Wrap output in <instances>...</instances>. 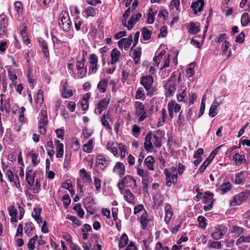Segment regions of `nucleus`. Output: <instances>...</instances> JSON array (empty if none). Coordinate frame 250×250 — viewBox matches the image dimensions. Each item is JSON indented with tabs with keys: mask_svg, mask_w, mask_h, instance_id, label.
I'll return each mask as SVG.
<instances>
[{
	"mask_svg": "<svg viewBox=\"0 0 250 250\" xmlns=\"http://www.w3.org/2000/svg\"><path fill=\"white\" fill-rule=\"evenodd\" d=\"M58 21L60 27L64 31L70 30L72 23L67 11H62L59 16Z\"/></svg>",
	"mask_w": 250,
	"mask_h": 250,
	"instance_id": "f257e3e1",
	"label": "nucleus"
},
{
	"mask_svg": "<svg viewBox=\"0 0 250 250\" xmlns=\"http://www.w3.org/2000/svg\"><path fill=\"white\" fill-rule=\"evenodd\" d=\"M153 83V78L150 75L142 76L140 79V83L143 85L145 89L147 91L146 95L151 96L155 90L152 87V84Z\"/></svg>",
	"mask_w": 250,
	"mask_h": 250,
	"instance_id": "f03ea898",
	"label": "nucleus"
},
{
	"mask_svg": "<svg viewBox=\"0 0 250 250\" xmlns=\"http://www.w3.org/2000/svg\"><path fill=\"white\" fill-rule=\"evenodd\" d=\"M164 173L166 175V186L170 187L172 183L175 184L177 181L178 175L177 169L174 167L171 168V171L167 169H165Z\"/></svg>",
	"mask_w": 250,
	"mask_h": 250,
	"instance_id": "7ed1b4c3",
	"label": "nucleus"
},
{
	"mask_svg": "<svg viewBox=\"0 0 250 250\" xmlns=\"http://www.w3.org/2000/svg\"><path fill=\"white\" fill-rule=\"evenodd\" d=\"M135 115L139 117V121H143L147 117V113L143 103L136 101L134 102Z\"/></svg>",
	"mask_w": 250,
	"mask_h": 250,
	"instance_id": "20e7f679",
	"label": "nucleus"
},
{
	"mask_svg": "<svg viewBox=\"0 0 250 250\" xmlns=\"http://www.w3.org/2000/svg\"><path fill=\"white\" fill-rule=\"evenodd\" d=\"M136 186L135 180L130 175L126 176L118 184V187L121 191H123L125 187L133 188H136Z\"/></svg>",
	"mask_w": 250,
	"mask_h": 250,
	"instance_id": "39448f33",
	"label": "nucleus"
},
{
	"mask_svg": "<svg viewBox=\"0 0 250 250\" xmlns=\"http://www.w3.org/2000/svg\"><path fill=\"white\" fill-rule=\"evenodd\" d=\"M250 196L248 190H244L234 196L233 199L230 202V205L235 206L245 202Z\"/></svg>",
	"mask_w": 250,
	"mask_h": 250,
	"instance_id": "423d86ee",
	"label": "nucleus"
},
{
	"mask_svg": "<svg viewBox=\"0 0 250 250\" xmlns=\"http://www.w3.org/2000/svg\"><path fill=\"white\" fill-rule=\"evenodd\" d=\"M40 119L38 124L39 131L41 134L44 135L46 133L45 126L48 123L46 111L44 110H42L40 113Z\"/></svg>",
	"mask_w": 250,
	"mask_h": 250,
	"instance_id": "0eeeda50",
	"label": "nucleus"
},
{
	"mask_svg": "<svg viewBox=\"0 0 250 250\" xmlns=\"http://www.w3.org/2000/svg\"><path fill=\"white\" fill-rule=\"evenodd\" d=\"M176 78L175 76H171L167 80L166 84V97H169L175 92L176 90Z\"/></svg>",
	"mask_w": 250,
	"mask_h": 250,
	"instance_id": "6e6552de",
	"label": "nucleus"
},
{
	"mask_svg": "<svg viewBox=\"0 0 250 250\" xmlns=\"http://www.w3.org/2000/svg\"><path fill=\"white\" fill-rule=\"evenodd\" d=\"M247 171H241L235 174L233 183L236 185H244L250 176Z\"/></svg>",
	"mask_w": 250,
	"mask_h": 250,
	"instance_id": "1a4fd4ad",
	"label": "nucleus"
},
{
	"mask_svg": "<svg viewBox=\"0 0 250 250\" xmlns=\"http://www.w3.org/2000/svg\"><path fill=\"white\" fill-rule=\"evenodd\" d=\"M110 99L109 98H104L101 100L97 104L94 112L99 115L108 106Z\"/></svg>",
	"mask_w": 250,
	"mask_h": 250,
	"instance_id": "9d476101",
	"label": "nucleus"
},
{
	"mask_svg": "<svg viewBox=\"0 0 250 250\" xmlns=\"http://www.w3.org/2000/svg\"><path fill=\"white\" fill-rule=\"evenodd\" d=\"M181 105L176 103L175 101L169 102L167 104V110L170 118L172 119L174 117L173 112H179L181 110Z\"/></svg>",
	"mask_w": 250,
	"mask_h": 250,
	"instance_id": "9b49d317",
	"label": "nucleus"
},
{
	"mask_svg": "<svg viewBox=\"0 0 250 250\" xmlns=\"http://www.w3.org/2000/svg\"><path fill=\"white\" fill-rule=\"evenodd\" d=\"M37 175V171H34L33 169H30L27 170L26 172V180L27 182L28 185L30 187H32L35 181V178Z\"/></svg>",
	"mask_w": 250,
	"mask_h": 250,
	"instance_id": "f8f14e48",
	"label": "nucleus"
},
{
	"mask_svg": "<svg viewBox=\"0 0 250 250\" xmlns=\"http://www.w3.org/2000/svg\"><path fill=\"white\" fill-rule=\"evenodd\" d=\"M8 26V19L5 14L0 15V37L4 36L6 33Z\"/></svg>",
	"mask_w": 250,
	"mask_h": 250,
	"instance_id": "ddd939ff",
	"label": "nucleus"
},
{
	"mask_svg": "<svg viewBox=\"0 0 250 250\" xmlns=\"http://www.w3.org/2000/svg\"><path fill=\"white\" fill-rule=\"evenodd\" d=\"M109 159L105 155H100L97 156L96 162L98 166L102 169L107 167L109 164Z\"/></svg>",
	"mask_w": 250,
	"mask_h": 250,
	"instance_id": "4468645a",
	"label": "nucleus"
},
{
	"mask_svg": "<svg viewBox=\"0 0 250 250\" xmlns=\"http://www.w3.org/2000/svg\"><path fill=\"white\" fill-rule=\"evenodd\" d=\"M132 42V36L130 35L127 38H122L118 42V46L120 49L124 48L125 50H127Z\"/></svg>",
	"mask_w": 250,
	"mask_h": 250,
	"instance_id": "2eb2a0df",
	"label": "nucleus"
},
{
	"mask_svg": "<svg viewBox=\"0 0 250 250\" xmlns=\"http://www.w3.org/2000/svg\"><path fill=\"white\" fill-rule=\"evenodd\" d=\"M38 42L41 51L44 55V57L46 59L49 58V53L48 49V45L46 42L41 38L38 39Z\"/></svg>",
	"mask_w": 250,
	"mask_h": 250,
	"instance_id": "dca6fc26",
	"label": "nucleus"
},
{
	"mask_svg": "<svg viewBox=\"0 0 250 250\" xmlns=\"http://www.w3.org/2000/svg\"><path fill=\"white\" fill-rule=\"evenodd\" d=\"M80 176L83 183L89 185L92 182L90 172H87L84 168L80 170Z\"/></svg>",
	"mask_w": 250,
	"mask_h": 250,
	"instance_id": "f3484780",
	"label": "nucleus"
},
{
	"mask_svg": "<svg viewBox=\"0 0 250 250\" xmlns=\"http://www.w3.org/2000/svg\"><path fill=\"white\" fill-rule=\"evenodd\" d=\"M61 86H62V95L64 98H68L73 94L72 90L67 89V83L65 80L61 82Z\"/></svg>",
	"mask_w": 250,
	"mask_h": 250,
	"instance_id": "a211bd4d",
	"label": "nucleus"
},
{
	"mask_svg": "<svg viewBox=\"0 0 250 250\" xmlns=\"http://www.w3.org/2000/svg\"><path fill=\"white\" fill-rule=\"evenodd\" d=\"M204 4L205 2L203 0H197L191 4L190 8L192 9L193 13L196 15L199 12H201Z\"/></svg>",
	"mask_w": 250,
	"mask_h": 250,
	"instance_id": "6ab92c4d",
	"label": "nucleus"
},
{
	"mask_svg": "<svg viewBox=\"0 0 250 250\" xmlns=\"http://www.w3.org/2000/svg\"><path fill=\"white\" fill-rule=\"evenodd\" d=\"M124 195V198L125 200L128 203L134 205L135 203V196L134 194L130 191L129 189L123 190V191H121Z\"/></svg>",
	"mask_w": 250,
	"mask_h": 250,
	"instance_id": "aec40b11",
	"label": "nucleus"
},
{
	"mask_svg": "<svg viewBox=\"0 0 250 250\" xmlns=\"http://www.w3.org/2000/svg\"><path fill=\"white\" fill-rule=\"evenodd\" d=\"M6 176L7 177L8 180L10 182H13L14 185L17 188L20 187V180L17 175L14 177L13 173L10 170H8L6 172Z\"/></svg>",
	"mask_w": 250,
	"mask_h": 250,
	"instance_id": "412c9836",
	"label": "nucleus"
},
{
	"mask_svg": "<svg viewBox=\"0 0 250 250\" xmlns=\"http://www.w3.org/2000/svg\"><path fill=\"white\" fill-rule=\"evenodd\" d=\"M165 222L167 224L170 221L173 214L171 206L168 204L165 205Z\"/></svg>",
	"mask_w": 250,
	"mask_h": 250,
	"instance_id": "4be33fe9",
	"label": "nucleus"
},
{
	"mask_svg": "<svg viewBox=\"0 0 250 250\" xmlns=\"http://www.w3.org/2000/svg\"><path fill=\"white\" fill-rule=\"evenodd\" d=\"M152 133L151 132H148L146 136L144 146L145 149L148 151L151 152L153 150V145L151 142Z\"/></svg>",
	"mask_w": 250,
	"mask_h": 250,
	"instance_id": "5701e85b",
	"label": "nucleus"
},
{
	"mask_svg": "<svg viewBox=\"0 0 250 250\" xmlns=\"http://www.w3.org/2000/svg\"><path fill=\"white\" fill-rule=\"evenodd\" d=\"M54 143L56 146V157L58 158L62 157L64 153L63 144L61 143L59 140L55 139Z\"/></svg>",
	"mask_w": 250,
	"mask_h": 250,
	"instance_id": "b1692460",
	"label": "nucleus"
},
{
	"mask_svg": "<svg viewBox=\"0 0 250 250\" xmlns=\"http://www.w3.org/2000/svg\"><path fill=\"white\" fill-rule=\"evenodd\" d=\"M232 159L234 161L235 165L240 166L246 162L245 155H240L239 153H235L232 156Z\"/></svg>",
	"mask_w": 250,
	"mask_h": 250,
	"instance_id": "393cba45",
	"label": "nucleus"
},
{
	"mask_svg": "<svg viewBox=\"0 0 250 250\" xmlns=\"http://www.w3.org/2000/svg\"><path fill=\"white\" fill-rule=\"evenodd\" d=\"M42 173V172H41V174H40V176L39 177L37 178L36 180L35 181V185L34 187L33 186L32 187H30V188H29V189L32 190L34 193H38L40 192L41 190L40 183L41 182V179L43 176V174Z\"/></svg>",
	"mask_w": 250,
	"mask_h": 250,
	"instance_id": "a878e982",
	"label": "nucleus"
},
{
	"mask_svg": "<svg viewBox=\"0 0 250 250\" xmlns=\"http://www.w3.org/2000/svg\"><path fill=\"white\" fill-rule=\"evenodd\" d=\"M113 171L120 177L125 174V168L124 165L121 162H117L113 167Z\"/></svg>",
	"mask_w": 250,
	"mask_h": 250,
	"instance_id": "bb28decb",
	"label": "nucleus"
},
{
	"mask_svg": "<svg viewBox=\"0 0 250 250\" xmlns=\"http://www.w3.org/2000/svg\"><path fill=\"white\" fill-rule=\"evenodd\" d=\"M81 231L83 238L85 240L87 239L88 236L92 233V230L91 227L89 225L85 224L83 226Z\"/></svg>",
	"mask_w": 250,
	"mask_h": 250,
	"instance_id": "cd10ccee",
	"label": "nucleus"
},
{
	"mask_svg": "<svg viewBox=\"0 0 250 250\" xmlns=\"http://www.w3.org/2000/svg\"><path fill=\"white\" fill-rule=\"evenodd\" d=\"M108 83V79H102L97 84V89L101 93L105 92L106 90V88L107 87Z\"/></svg>",
	"mask_w": 250,
	"mask_h": 250,
	"instance_id": "c85d7f7f",
	"label": "nucleus"
},
{
	"mask_svg": "<svg viewBox=\"0 0 250 250\" xmlns=\"http://www.w3.org/2000/svg\"><path fill=\"white\" fill-rule=\"evenodd\" d=\"M90 97V94L89 93H87L84 95H83V97L82 100L81 102V105L82 107V109L83 110H86L88 107V100Z\"/></svg>",
	"mask_w": 250,
	"mask_h": 250,
	"instance_id": "c756f323",
	"label": "nucleus"
},
{
	"mask_svg": "<svg viewBox=\"0 0 250 250\" xmlns=\"http://www.w3.org/2000/svg\"><path fill=\"white\" fill-rule=\"evenodd\" d=\"M76 63L75 65V67L77 70H78V58L77 57H76ZM74 67H75V64H74V61L72 60H70L68 62V69L69 71L70 74L73 76L74 77L75 76V73L74 72Z\"/></svg>",
	"mask_w": 250,
	"mask_h": 250,
	"instance_id": "7c9ffc66",
	"label": "nucleus"
},
{
	"mask_svg": "<svg viewBox=\"0 0 250 250\" xmlns=\"http://www.w3.org/2000/svg\"><path fill=\"white\" fill-rule=\"evenodd\" d=\"M41 212V208H34V212L32 213V216L38 224H40L42 222V220L40 217Z\"/></svg>",
	"mask_w": 250,
	"mask_h": 250,
	"instance_id": "2f4dec72",
	"label": "nucleus"
},
{
	"mask_svg": "<svg viewBox=\"0 0 250 250\" xmlns=\"http://www.w3.org/2000/svg\"><path fill=\"white\" fill-rule=\"evenodd\" d=\"M155 160L152 156L147 157L145 160V164L146 165L147 168L150 170H154V163Z\"/></svg>",
	"mask_w": 250,
	"mask_h": 250,
	"instance_id": "473e14b6",
	"label": "nucleus"
},
{
	"mask_svg": "<svg viewBox=\"0 0 250 250\" xmlns=\"http://www.w3.org/2000/svg\"><path fill=\"white\" fill-rule=\"evenodd\" d=\"M120 55V51L116 48L112 50L111 57V64H114L119 60V58Z\"/></svg>",
	"mask_w": 250,
	"mask_h": 250,
	"instance_id": "72a5a7b5",
	"label": "nucleus"
},
{
	"mask_svg": "<svg viewBox=\"0 0 250 250\" xmlns=\"http://www.w3.org/2000/svg\"><path fill=\"white\" fill-rule=\"evenodd\" d=\"M8 68V74L9 79L12 81V83L14 85H16L17 84L16 80H17V76L14 70H12L11 68L9 66H7Z\"/></svg>",
	"mask_w": 250,
	"mask_h": 250,
	"instance_id": "f704fd0d",
	"label": "nucleus"
},
{
	"mask_svg": "<svg viewBox=\"0 0 250 250\" xmlns=\"http://www.w3.org/2000/svg\"><path fill=\"white\" fill-rule=\"evenodd\" d=\"M128 238L127 235L124 233L123 234L120 239L118 243V247L120 249L124 248L128 243Z\"/></svg>",
	"mask_w": 250,
	"mask_h": 250,
	"instance_id": "c9c22d12",
	"label": "nucleus"
},
{
	"mask_svg": "<svg viewBox=\"0 0 250 250\" xmlns=\"http://www.w3.org/2000/svg\"><path fill=\"white\" fill-rule=\"evenodd\" d=\"M28 156L31 158L32 163L34 166H37L39 163L40 160L38 159V153L35 152L34 150H32L29 153Z\"/></svg>",
	"mask_w": 250,
	"mask_h": 250,
	"instance_id": "e433bc0d",
	"label": "nucleus"
},
{
	"mask_svg": "<svg viewBox=\"0 0 250 250\" xmlns=\"http://www.w3.org/2000/svg\"><path fill=\"white\" fill-rule=\"evenodd\" d=\"M34 229V225L31 222L25 223L24 227L25 233L28 237H31L32 235V231Z\"/></svg>",
	"mask_w": 250,
	"mask_h": 250,
	"instance_id": "4c0bfd02",
	"label": "nucleus"
},
{
	"mask_svg": "<svg viewBox=\"0 0 250 250\" xmlns=\"http://www.w3.org/2000/svg\"><path fill=\"white\" fill-rule=\"evenodd\" d=\"M84 17L86 18L89 16H95L96 12L94 8L91 6H88L83 13Z\"/></svg>",
	"mask_w": 250,
	"mask_h": 250,
	"instance_id": "58836bf2",
	"label": "nucleus"
},
{
	"mask_svg": "<svg viewBox=\"0 0 250 250\" xmlns=\"http://www.w3.org/2000/svg\"><path fill=\"white\" fill-rule=\"evenodd\" d=\"M149 220L148 219V214L147 212L143 213L140 217V223L142 225V228L145 229L147 226Z\"/></svg>",
	"mask_w": 250,
	"mask_h": 250,
	"instance_id": "ea45409f",
	"label": "nucleus"
},
{
	"mask_svg": "<svg viewBox=\"0 0 250 250\" xmlns=\"http://www.w3.org/2000/svg\"><path fill=\"white\" fill-rule=\"evenodd\" d=\"M188 28V32L192 34H196L200 31L199 27L196 26L193 22H190Z\"/></svg>",
	"mask_w": 250,
	"mask_h": 250,
	"instance_id": "a19ab883",
	"label": "nucleus"
},
{
	"mask_svg": "<svg viewBox=\"0 0 250 250\" xmlns=\"http://www.w3.org/2000/svg\"><path fill=\"white\" fill-rule=\"evenodd\" d=\"M241 24L243 27L246 26L250 22V19L249 17V14L247 13L243 14L241 19Z\"/></svg>",
	"mask_w": 250,
	"mask_h": 250,
	"instance_id": "79ce46f5",
	"label": "nucleus"
},
{
	"mask_svg": "<svg viewBox=\"0 0 250 250\" xmlns=\"http://www.w3.org/2000/svg\"><path fill=\"white\" fill-rule=\"evenodd\" d=\"M114 144L112 142H108L106 145V147L107 150L110 151L114 155H116L118 153L117 148L113 146Z\"/></svg>",
	"mask_w": 250,
	"mask_h": 250,
	"instance_id": "37998d69",
	"label": "nucleus"
},
{
	"mask_svg": "<svg viewBox=\"0 0 250 250\" xmlns=\"http://www.w3.org/2000/svg\"><path fill=\"white\" fill-rule=\"evenodd\" d=\"M231 188V186L229 182L223 184L221 186V191L222 194H225L229 191Z\"/></svg>",
	"mask_w": 250,
	"mask_h": 250,
	"instance_id": "c03bdc74",
	"label": "nucleus"
},
{
	"mask_svg": "<svg viewBox=\"0 0 250 250\" xmlns=\"http://www.w3.org/2000/svg\"><path fill=\"white\" fill-rule=\"evenodd\" d=\"M9 214L12 217V219H14L15 222H17V210L13 206H10L8 208Z\"/></svg>",
	"mask_w": 250,
	"mask_h": 250,
	"instance_id": "a18cd8bd",
	"label": "nucleus"
},
{
	"mask_svg": "<svg viewBox=\"0 0 250 250\" xmlns=\"http://www.w3.org/2000/svg\"><path fill=\"white\" fill-rule=\"evenodd\" d=\"M135 98L138 100H144L145 98V93L142 87H139L136 91Z\"/></svg>",
	"mask_w": 250,
	"mask_h": 250,
	"instance_id": "49530a36",
	"label": "nucleus"
},
{
	"mask_svg": "<svg viewBox=\"0 0 250 250\" xmlns=\"http://www.w3.org/2000/svg\"><path fill=\"white\" fill-rule=\"evenodd\" d=\"M141 48L138 47L134 50L133 57L134 61L137 62L141 55Z\"/></svg>",
	"mask_w": 250,
	"mask_h": 250,
	"instance_id": "de8ad7c7",
	"label": "nucleus"
},
{
	"mask_svg": "<svg viewBox=\"0 0 250 250\" xmlns=\"http://www.w3.org/2000/svg\"><path fill=\"white\" fill-rule=\"evenodd\" d=\"M156 12H154L151 8L148 10L147 14V22L149 24H152L154 21V15Z\"/></svg>",
	"mask_w": 250,
	"mask_h": 250,
	"instance_id": "09e8293b",
	"label": "nucleus"
},
{
	"mask_svg": "<svg viewBox=\"0 0 250 250\" xmlns=\"http://www.w3.org/2000/svg\"><path fill=\"white\" fill-rule=\"evenodd\" d=\"M142 34L144 40L147 41L150 38L151 31L149 29L144 27L143 28Z\"/></svg>",
	"mask_w": 250,
	"mask_h": 250,
	"instance_id": "8fccbe9b",
	"label": "nucleus"
},
{
	"mask_svg": "<svg viewBox=\"0 0 250 250\" xmlns=\"http://www.w3.org/2000/svg\"><path fill=\"white\" fill-rule=\"evenodd\" d=\"M195 65L194 62H192L189 65V67L187 70V74L188 77H192L194 74V68Z\"/></svg>",
	"mask_w": 250,
	"mask_h": 250,
	"instance_id": "3c124183",
	"label": "nucleus"
},
{
	"mask_svg": "<svg viewBox=\"0 0 250 250\" xmlns=\"http://www.w3.org/2000/svg\"><path fill=\"white\" fill-rule=\"evenodd\" d=\"M43 101V92L41 89L38 91L37 95L35 99L36 103L42 104Z\"/></svg>",
	"mask_w": 250,
	"mask_h": 250,
	"instance_id": "603ef678",
	"label": "nucleus"
},
{
	"mask_svg": "<svg viewBox=\"0 0 250 250\" xmlns=\"http://www.w3.org/2000/svg\"><path fill=\"white\" fill-rule=\"evenodd\" d=\"M108 118V115L104 114L101 119L102 124L103 126H104L108 128L111 129V127L109 125V124L107 121Z\"/></svg>",
	"mask_w": 250,
	"mask_h": 250,
	"instance_id": "864d4df0",
	"label": "nucleus"
},
{
	"mask_svg": "<svg viewBox=\"0 0 250 250\" xmlns=\"http://www.w3.org/2000/svg\"><path fill=\"white\" fill-rule=\"evenodd\" d=\"M92 143L93 140L92 139L89 140L87 143L83 145V150L87 152H90L92 148Z\"/></svg>",
	"mask_w": 250,
	"mask_h": 250,
	"instance_id": "5fc2aeb1",
	"label": "nucleus"
},
{
	"mask_svg": "<svg viewBox=\"0 0 250 250\" xmlns=\"http://www.w3.org/2000/svg\"><path fill=\"white\" fill-rule=\"evenodd\" d=\"M54 33V31L52 30V31L51 33L52 42L53 43L54 47H59L60 44L61 43V41L56 37Z\"/></svg>",
	"mask_w": 250,
	"mask_h": 250,
	"instance_id": "6e6d98bb",
	"label": "nucleus"
},
{
	"mask_svg": "<svg viewBox=\"0 0 250 250\" xmlns=\"http://www.w3.org/2000/svg\"><path fill=\"white\" fill-rule=\"evenodd\" d=\"M186 88H185L184 89H181L179 91L177 96V99L179 101L182 102L184 101V98L186 96Z\"/></svg>",
	"mask_w": 250,
	"mask_h": 250,
	"instance_id": "4d7b16f0",
	"label": "nucleus"
},
{
	"mask_svg": "<svg viewBox=\"0 0 250 250\" xmlns=\"http://www.w3.org/2000/svg\"><path fill=\"white\" fill-rule=\"evenodd\" d=\"M130 14V8H128L125 11L124 14H123V19L122 20V22H123V25L125 27L126 26V25L127 24H126V20L129 17Z\"/></svg>",
	"mask_w": 250,
	"mask_h": 250,
	"instance_id": "13d9d810",
	"label": "nucleus"
},
{
	"mask_svg": "<svg viewBox=\"0 0 250 250\" xmlns=\"http://www.w3.org/2000/svg\"><path fill=\"white\" fill-rule=\"evenodd\" d=\"M62 201L64 207L65 208H67L68 206L70 205L71 202V200L70 199L69 196L68 194L64 195L62 196Z\"/></svg>",
	"mask_w": 250,
	"mask_h": 250,
	"instance_id": "bf43d9fd",
	"label": "nucleus"
},
{
	"mask_svg": "<svg viewBox=\"0 0 250 250\" xmlns=\"http://www.w3.org/2000/svg\"><path fill=\"white\" fill-rule=\"evenodd\" d=\"M198 221L199 223L200 227L203 228V229H205L206 227V219L205 217L202 216H199L198 217Z\"/></svg>",
	"mask_w": 250,
	"mask_h": 250,
	"instance_id": "052dcab7",
	"label": "nucleus"
},
{
	"mask_svg": "<svg viewBox=\"0 0 250 250\" xmlns=\"http://www.w3.org/2000/svg\"><path fill=\"white\" fill-rule=\"evenodd\" d=\"M134 16H131L129 20L128 21L126 27L128 30H130L132 28L133 25L137 22Z\"/></svg>",
	"mask_w": 250,
	"mask_h": 250,
	"instance_id": "680f3d73",
	"label": "nucleus"
},
{
	"mask_svg": "<svg viewBox=\"0 0 250 250\" xmlns=\"http://www.w3.org/2000/svg\"><path fill=\"white\" fill-rule=\"evenodd\" d=\"M55 133L57 135V137L60 139H63V137L64 135L65 131L62 128H59L55 130Z\"/></svg>",
	"mask_w": 250,
	"mask_h": 250,
	"instance_id": "e2e57ef3",
	"label": "nucleus"
},
{
	"mask_svg": "<svg viewBox=\"0 0 250 250\" xmlns=\"http://www.w3.org/2000/svg\"><path fill=\"white\" fill-rule=\"evenodd\" d=\"M243 229L242 228L238 226L232 227L231 232L233 233H236L238 235L241 234L243 233Z\"/></svg>",
	"mask_w": 250,
	"mask_h": 250,
	"instance_id": "0e129e2a",
	"label": "nucleus"
},
{
	"mask_svg": "<svg viewBox=\"0 0 250 250\" xmlns=\"http://www.w3.org/2000/svg\"><path fill=\"white\" fill-rule=\"evenodd\" d=\"M209 248L210 249H221L222 245L220 242H212L208 243Z\"/></svg>",
	"mask_w": 250,
	"mask_h": 250,
	"instance_id": "69168bd1",
	"label": "nucleus"
},
{
	"mask_svg": "<svg viewBox=\"0 0 250 250\" xmlns=\"http://www.w3.org/2000/svg\"><path fill=\"white\" fill-rule=\"evenodd\" d=\"M14 7L17 12L19 14L22 11V4L21 1H17L14 3Z\"/></svg>",
	"mask_w": 250,
	"mask_h": 250,
	"instance_id": "338daca9",
	"label": "nucleus"
},
{
	"mask_svg": "<svg viewBox=\"0 0 250 250\" xmlns=\"http://www.w3.org/2000/svg\"><path fill=\"white\" fill-rule=\"evenodd\" d=\"M210 160H206L205 162L202 164V165L200 166L199 171L200 173H203L204 171L205 170L207 167L210 163L209 162Z\"/></svg>",
	"mask_w": 250,
	"mask_h": 250,
	"instance_id": "774afa93",
	"label": "nucleus"
}]
</instances>
